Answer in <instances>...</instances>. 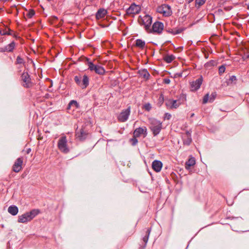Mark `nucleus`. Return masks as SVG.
Listing matches in <instances>:
<instances>
[{"label": "nucleus", "instance_id": "34", "mask_svg": "<svg viewBox=\"0 0 249 249\" xmlns=\"http://www.w3.org/2000/svg\"><path fill=\"white\" fill-rule=\"evenodd\" d=\"M226 68L225 65H222L219 67L218 73L220 75H221L225 71Z\"/></svg>", "mask_w": 249, "mask_h": 249}, {"label": "nucleus", "instance_id": "12", "mask_svg": "<svg viewBox=\"0 0 249 249\" xmlns=\"http://www.w3.org/2000/svg\"><path fill=\"white\" fill-rule=\"evenodd\" d=\"M23 162V158L22 157L18 158L12 166L13 171L16 173L20 172L22 169Z\"/></svg>", "mask_w": 249, "mask_h": 249}, {"label": "nucleus", "instance_id": "9", "mask_svg": "<svg viewBox=\"0 0 249 249\" xmlns=\"http://www.w3.org/2000/svg\"><path fill=\"white\" fill-rule=\"evenodd\" d=\"M157 12L162 14L164 16L168 17L172 15V11L171 7L168 4H162L157 8Z\"/></svg>", "mask_w": 249, "mask_h": 249}, {"label": "nucleus", "instance_id": "14", "mask_svg": "<svg viewBox=\"0 0 249 249\" xmlns=\"http://www.w3.org/2000/svg\"><path fill=\"white\" fill-rule=\"evenodd\" d=\"M141 10L140 6L133 3L126 9V13L128 15H136L140 13Z\"/></svg>", "mask_w": 249, "mask_h": 249}, {"label": "nucleus", "instance_id": "4", "mask_svg": "<svg viewBox=\"0 0 249 249\" xmlns=\"http://www.w3.org/2000/svg\"><path fill=\"white\" fill-rule=\"evenodd\" d=\"M21 86L26 89H30L34 86L31 76L27 71H23L20 76Z\"/></svg>", "mask_w": 249, "mask_h": 249}, {"label": "nucleus", "instance_id": "43", "mask_svg": "<svg viewBox=\"0 0 249 249\" xmlns=\"http://www.w3.org/2000/svg\"><path fill=\"white\" fill-rule=\"evenodd\" d=\"M182 76V72H179L175 74V77H181Z\"/></svg>", "mask_w": 249, "mask_h": 249}, {"label": "nucleus", "instance_id": "7", "mask_svg": "<svg viewBox=\"0 0 249 249\" xmlns=\"http://www.w3.org/2000/svg\"><path fill=\"white\" fill-rule=\"evenodd\" d=\"M57 146L58 149L64 153H68L70 151L67 145V140L65 136L61 137L58 140Z\"/></svg>", "mask_w": 249, "mask_h": 249}, {"label": "nucleus", "instance_id": "5", "mask_svg": "<svg viewBox=\"0 0 249 249\" xmlns=\"http://www.w3.org/2000/svg\"><path fill=\"white\" fill-rule=\"evenodd\" d=\"M149 128L152 132L154 136H156L160 132L162 129V122L156 119H153L150 120Z\"/></svg>", "mask_w": 249, "mask_h": 249}, {"label": "nucleus", "instance_id": "16", "mask_svg": "<svg viewBox=\"0 0 249 249\" xmlns=\"http://www.w3.org/2000/svg\"><path fill=\"white\" fill-rule=\"evenodd\" d=\"M182 139L184 145H189L192 142L191 132L186 131L184 133L182 134Z\"/></svg>", "mask_w": 249, "mask_h": 249}, {"label": "nucleus", "instance_id": "3", "mask_svg": "<svg viewBox=\"0 0 249 249\" xmlns=\"http://www.w3.org/2000/svg\"><path fill=\"white\" fill-rule=\"evenodd\" d=\"M74 81L82 89H86L89 84V78L86 74L83 76L80 74L75 75L74 77Z\"/></svg>", "mask_w": 249, "mask_h": 249}, {"label": "nucleus", "instance_id": "33", "mask_svg": "<svg viewBox=\"0 0 249 249\" xmlns=\"http://www.w3.org/2000/svg\"><path fill=\"white\" fill-rule=\"evenodd\" d=\"M137 138V137H135L133 135V137L130 139V142L133 146L136 145L138 142Z\"/></svg>", "mask_w": 249, "mask_h": 249}, {"label": "nucleus", "instance_id": "37", "mask_svg": "<svg viewBox=\"0 0 249 249\" xmlns=\"http://www.w3.org/2000/svg\"><path fill=\"white\" fill-rule=\"evenodd\" d=\"M206 0H196V4L198 5L199 6L203 5Z\"/></svg>", "mask_w": 249, "mask_h": 249}, {"label": "nucleus", "instance_id": "36", "mask_svg": "<svg viewBox=\"0 0 249 249\" xmlns=\"http://www.w3.org/2000/svg\"><path fill=\"white\" fill-rule=\"evenodd\" d=\"M35 14V12L33 9H30L27 14L28 18H32Z\"/></svg>", "mask_w": 249, "mask_h": 249}, {"label": "nucleus", "instance_id": "15", "mask_svg": "<svg viewBox=\"0 0 249 249\" xmlns=\"http://www.w3.org/2000/svg\"><path fill=\"white\" fill-rule=\"evenodd\" d=\"M133 135L135 137H140L143 135V137H145L147 135V129L145 126L139 127L134 130Z\"/></svg>", "mask_w": 249, "mask_h": 249}, {"label": "nucleus", "instance_id": "13", "mask_svg": "<svg viewBox=\"0 0 249 249\" xmlns=\"http://www.w3.org/2000/svg\"><path fill=\"white\" fill-rule=\"evenodd\" d=\"M165 104L167 108L173 109L178 107L180 103L178 100L169 99L165 100Z\"/></svg>", "mask_w": 249, "mask_h": 249}, {"label": "nucleus", "instance_id": "22", "mask_svg": "<svg viewBox=\"0 0 249 249\" xmlns=\"http://www.w3.org/2000/svg\"><path fill=\"white\" fill-rule=\"evenodd\" d=\"M107 14V11L104 8H100L96 13V18L100 19L104 18Z\"/></svg>", "mask_w": 249, "mask_h": 249}, {"label": "nucleus", "instance_id": "27", "mask_svg": "<svg viewBox=\"0 0 249 249\" xmlns=\"http://www.w3.org/2000/svg\"><path fill=\"white\" fill-rule=\"evenodd\" d=\"M135 46L141 49H143L145 46V42L141 39H137L136 40Z\"/></svg>", "mask_w": 249, "mask_h": 249}, {"label": "nucleus", "instance_id": "50", "mask_svg": "<svg viewBox=\"0 0 249 249\" xmlns=\"http://www.w3.org/2000/svg\"><path fill=\"white\" fill-rule=\"evenodd\" d=\"M194 115H195V114H194V113H192V114H191V116H190V117H193L194 116Z\"/></svg>", "mask_w": 249, "mask_h": 249}, {"label": "nucleus", "instance_id": "51", "mask_svg": "<svg viewBox=\"0 0 249 249\" xmlns=\"http://www.w3.org/2000/svg\"><path fill=\"white\" fill-rule=\"evenodd\" d=\"M218 11H219V12H221V11H222V10H221V9H218Z\"/></svg>", "mask_w": 249, "mask_h": 249}, {"label": "nucleus", "instance_id": "44", "mask_svg": "<svg viewBox=\"0 0 249 249\" xmlns=\"http://www.w3.org/2000/svg\"><path fill=\"white\" fill-rule=\"evenodd\" d=\"M31 152V149L30 148L27 149V150L25 151V152L27 154H29Z\"/></svg>", "mask_w": 249, "mask_h": 249}, {"label": "nucleus", "instance_id": "1", "mask_svg": "<svg viewBox=\"0 0 249 249\" xmlns=\"http://www.w3.org/2000/svg\"><path fill=\"white\" fill-rule=\"evenodd\" d=\"M40 213L39 209H33L29 212H26L18 216V223H26L31 221L34 218Z\"/></svg>", "mask_w": 249, "mask_h": 249}, {"label": "nucleus", "instance_id": "2", "mask_svg": "<svg viewBox=\"0 0 249 249\" xmlns=\"http://www.w3.org/2000/svg\"><path fill=\"white\" fill-rule=\"evenodd\" d=\"M84 59L87 62V65L88 66L89 70L91 71H94L96 74L101 75H103L105 74L106 70L102 66L93 64V63L90 61L89 59L87 57H85Z\"/></svg>", "mask_w": 249, "mask_h": 249}, {"label": "nucleus", "instance_id": "17", "mask_svg": "<svg viewBox=\"0 0 249 249\" xmlns=\"http://www.w3.org/2000/svg\"><path fill=\"white\" fill-rule=\"evenodd\" d=\"M203 82V78L202 76H200L199 78L197 79L196 81H193L191 84V91H196L198 89Z\"/></svg>", "mask_w": 249, "mask_h": 249}, {"label": "nucleus", "instance_id": "24", "mask_svg": "<svg viewBox=\"0 0 249 249\" xmlns=\"http://www.w3.org/2000/svg\"><path fill=\"white\" fill-rule=\"evenodd\" d=\"M8 212L12 215H16L18 212V209L15 205H12L8 208Z\"/></svg>", "mask_w": 249, "mask_h": 249}, {"label": "nucleus", "instance_id": "53", "mask_svg": "<svg viewBox=\"0 0 249 249\" xmlns=\"http://www.w3.org/2000/svg\"><path fill=\"white\" fill-rule=\"evenodd\" d=\"M14 36L15 37H17L16 35L15 34H14Z\"/></svg>", "mask_w": 249, "mask_h": 249}, {"label": "nucleus", "instance_id": "23", "mask_svg": "<svg viewBox=\"0 0 249 249\" xmlns=\"http://www.w3.org/2000/svg\"><path fill=\"white\" fill-rule=\"evenodd\" d=\"M139 74L146 80H148L150 77V74L145 69L140 70L138 71Z\"/></svg>", "mask_w": 249, "mask_h": 249}, {"label": "nucleus", "instance_id": "11", "mask_svg": "<svg viewBox=\"0 0 249 249\" xmlns=\"http://www.w3.org/2000/svg\"><path fill=\"white\" fill-rule=\"evenodd\" d=\"M88 134V131L85 127H82L80 129L76 130L75 132L76 138L80 141H84L87 138Z\"/></svg>", "mask_w": 249, "mask_h": 249}, {"label": "nucleus", "instance_id": "49", "mask_svg": "<svg viewBox=\"0 0 249 249\" xmlns=\"http://www.w3.org/2000/svg\"><path fill=\"white\" fill-rule=\"evenodd\" d=\"M247 9L249 10V2L247 4Z\"/></svg>", "mask_w": 249, "mask_h": 249}, {"label": "nucleus", "instance_id": "52", "mask_svg": "<svg viewBox=\"0 0 249 249\" xmlns=\"http://www.w3.org/2000/svg\"><path fill=\"white\" fill-rule=\"evenodd\" d=\"M237 219H239V220L241 221V219L239 218H237Z\"/></svg>", "mask_w": 249, "mask_h": 249}, {"label": "nucleus", "instance_id": "20", "mask_svg": "<svg viewBox=\"0 0 249 249\" xmlns=\"http://www.w3.org/2000/svg\"><path fill=\"white\" fill-rule=\"evenodd\" d=\"M152 166L155 171L159 172L161 170L162 163L160 160H155L152 162Z\"/></svg>", "mask_w": 249, "mask_h": 249}, {"label": "nucleus", "instance_id": "25", "mask_svg": "<svg viewBox=\"0 0 249 249\" xmlns=\"http://www.w3.org/2000/svg\"><path fill=\"white\" fill-rule=\"evenodd\" d=\"M196 164V160L194 157L190 158L185 163V168L187 169L190 168L191 166H193Z\"/></svg>", "mask_w": 249, "mask_h": 249}, {"label": "nucleus", "instance_id": "40", "mask_svg": "<svg viewBox=\"0 0 249 249\" xmlns=\"http://www.w3.org/2000/svg\"><path fill=\"white\" fill-rule=\"evenodd\" d=\"M75 102L73 101H70L67 106V109L69 110L71 109V107L72 106V104H75Z\"/></svg>", "mask_w": 249, "mask_h": 249}, {"label": "nucleus", "instance_id": "32", "mask_svg": "<svg viewBox=\"0 0 249 249\" xmlns=\"http://www.w3.org/2000/svg\"><path fill=\"white\" fill-rule=\"evenodd\" d=\"M164 101V95L162 93H161L160 95L159 98L158 99V105L160 107L163 103Z\"/></svg>", "mask_w": 249, "mask_h": 249}, {"label": "nucleus", "instance_id": "42", "mask_svg": "<svg viewBox=\"0 0 249 249\" xmlns=\"http://www.w3.org/2000/svg\"><path fill=\"white\" fill-rule=\"evenodd\" d=\"M163 83L165 84H169L170 83V80L169 78H164Z\"/></svg>", "mask_w": 249, "mask_h": 249}, {"label": "nucleus", "instance_id": "41", "mask_svg": "<svg viewBox=\"0 0 249 249\" xmlns=\"http://www.w3.org/2000/svg\"><path fill=\"white\" fill-rule=\"evenodd\" d=\"M230 80L231 81V82H234V81H235L237 80V79H236V77L234 75H232L230 77Z\"/></svg>", "mask_w": 249, "mask_h": 249}, {"label": "nucleus", "instance_id": "8", "mask_svg": "<svg viewBox=\"0 0 249 249\" xmlns=\"http://www.w3.org/2000/svg\"><path fill=\"white\" fill-rule=\"evenodd\" d=\"M131 107H128L126 109H123L117 116V120L118 122L124 123L126 122L130 114Z\"/></svg>", "mask_w": 249, "mask_h": 249}, {"label": "nucleus", "instance_id": "10", "mask_svg": "<svg viewBox=\"0 0 249 249\" xmlns=\"http://www.w3.org/2000/svg\"><path fill=\"white\" fill-rule=\"evenodd\" d=\"M164 28L163 23L160 21L155 22L151 30L149 29L147 32L149 33L160 34Z\"/></svg>", "mask_w": 249, "mask_h": 249}, {"label": "nucleus", "instance_id": "35", "mask_svg": "<svg viewBox=\"0 0 249 249\" xmlns=\"http://www.w3.org/2000/svg\"><path fill=\"white\" fill-rule=\"evenodd\" d=\"M152 107L150 103H146L143 105V108L145 109V110L149 111L151 109Z\"/></svg>", "mask_w": 249, "mask_h": 249}, {"label": "nucleus", "instance_id": "38", "mask_svg": "<svg viewBox=\"0 0 249 249\" xmlns=\"http://www.w3.org/2000/svg\"><path fill=\"white\" fill-rule=\"evenodd\" d=\"M171 118V115L169 113H165L164 115V120H169Z\"/></svg>", "mask_w": 249, "mask_h": 249}, {"label": "nucleus", "instance_id": "47", "mask_svg": "<svg viewBox=\"0 0 249 249\" xmlns=\"http://www.w3.org/2000/svg\"><path fill=\"white\" fill-rule=\"evenodd\" d=\"M209 57V54H205V58L207 59Z\"/></svg>", "mask_w": 249, "mask_h": 249}, {"label": "nucleus", "instance_id": "26", "mask_svg": "<svg viewBox=\"0 0 249 249\" xmlns=\"http://www.w3.org/2000/svg\"><path fill=\"white\" fill-rule=\"evenodd\" d=\"M13 31L8 28H0V34L1 36L4 35H12Z\"/></svg>", "mask_w": 249, "mask_h": 249}, {"label": "nucleus", "instance_id": "28", "mask_svg": "<svg viewBox=\"0 0 249 249\" xmlns=\"http://www.w3.org/2000/svg\"><path fill=\"white\" fill-rule=\"evenodd\" d=\"M175 56L173 54L166 55L163 57V60L167 63L172 62L175 59Z\"/></svg>", "mask_w": 249, "mask_h": 249}, {"label": "nucleus", "instance_id": "45", "mask_svg": "<svg viewBox=\"0 0 249 249\" xmlns=\"http://www.w3.org/2000/svg\"><path fill=\"white\" fill-rule=\"evenodd\" d=\"M224 9L225 10L228 11L231 10V7L228 6V7H225Z\"/></svg>", "mask_w": 249, "mask_h": 249}, {"label": "nucleus", "instance_id": "46", "mask_svg": "<svg viewBox=\"0 0 249 249\" xmlns=\"http://www.w3.org/2000/svg\"><path fill=\"white\" fill-rule=\"evenodd\" d=\"M0 0L3 2H5L7 1H11L12 0Z\"/></svg>", "mask_w": 249, "mask_h": 249}, {"label": "nucleus", "instance_id": "29", "mask_svg": "<svg viewBox=\"0 0 249 249\" xmlns=\"http://www.w3.org/2000/svg\"><path fill=\"white\" fill-rule=\"evenodd\" d=\"M217 65V62L215 60H211L205 64L204 67L206 69H210Z\"/></svg>", "mask_w": 249, "mask_h": 249}, {"label": "nucleus", "instance_id": "39", "mask_svg": "<svg viewBox=\"0 0 249 249\" xmlns=\"http://www.w3.org/2000/svg\"><path fill=\"white\" fill-rule=\"evenodd\" d=\"M71 101H73L75 102L74 103H75V104H72V106H74L76 108H79L80 107V105H79V103L76 101L72 100H71Z\"/></svg>", "mask_w": 249, "mask_h": 249}, {"label": "nucleus", "instance_id": "54", "mask_svg": "<svg viewBox=\"0 0 249 249\" xmlns=\"http://www.w3.org/2000/svg\"><path fill=\"white\" fill-rule=\"evenodd\" d=\"M247 57H248V58L249 57V55L247 56Z\"/></svg>", "mask_w": 249, "mask_h": 249}, {"label": "nucleus", "instance_id": "21", "mask_svg": "<svg viewBox=\"0 0 249 249\" xmlns=\"http://www.w3.org/2000/svg\"><path fill=\"white\" fill-rule=\"evenodd\" d=\"M150 231H151V229L150 228H148L146 230V231H145V234L142 238V241L144 243V244L142 246H141L140 249H144L146 247L147 243L148 240L149 236Z\"/></svg>", "mask_w": 249, "mask_h": 249}, {"label": "nucleus", "instance_id": "19", "mask_svg": "<svg viewBox=\"0 0 249 249\" xmlns=\"http://www.w3.org/2000/svg\"><path fill=\"white\" fill-rule=\"evenodd\" d=\"M216 96V94L215 92L212 93L210 96L208 93L206 94L203 97V104H206L208 101L210 103L213 102L215 99Z\"/></svg>", "mask_w": 249, "mask_h": 249}, {"label": "nucleus", "instance_id": "30", "mask_svg": "<svg viewBox=\"0 0 249 249\" xmlns=\"http://www.w3.org/2000/svg\"><path fill=\"white\" fill-rule=\"evenodd\" d=\"M184 30V29H178L176 31H173L172 29L169 30H166V31L168 33H171L174 35L179 34L181 33Z\"/></svg>", "mask_w": 249, "mask_h": 249}, {"label": "nucleus", "instance_id": "31", "mask_svg": "<svg viewBox=\"0 0 249 249\" xmlns=\"http://www.w3.org/2000/svg\"><path fill=\"white\" fill-rule=\"evenodd\" d=\"M15 64H24L25 61L20 56L18 55L17 57Z\"/></svg>", "mask_w": 249, "mask_h": 249}, {"label": "nucleus", "instance_id": "6", "mask_svg": "<svg viewBox=\"0 0 249 249\" xmlns=\"http://www.w3.org/2000/svg\"><path fill=\"white\" fill-rule=\"evenodd\" d=\"M152 18L148 15H146L143 17L140 16L138 18L139 23L141 25H143L146 31L149 30L150 27L152 23Z\"/></svg>", "mask_w": 249, "mask_h": 249}, {"label": "nucleus", "instance_id": "48", "mask_svg": "<svg viewBox=\"0 0 249 249\" xmlns=\"http://www.w3.org/2000/svg\"><path fill=\"white\" fill-rule=\"evenodd\" d=\"M193 0H188V2L189 3H191V2H192Z\"/></svg>", "mask_w": 249, "mask_h": 249}, {"label": "nucleus", "instance_id": "18", "mask_svg": "<svg viewBox=\"0 0 249 249\" xmlns=\"http://www.w3.org/2000/svg\"><path fill=\"white\" fill-rule=\"evenodd\" d=\"M16 44L14 41H12L11 43L9 44L8 45L5 46L3 47L0 48V53H4L8 52L11 53L12 52L14 49L15 48Z\"/></svg>", "mask_w": 249, "mask_h": 249}]
</instances>
